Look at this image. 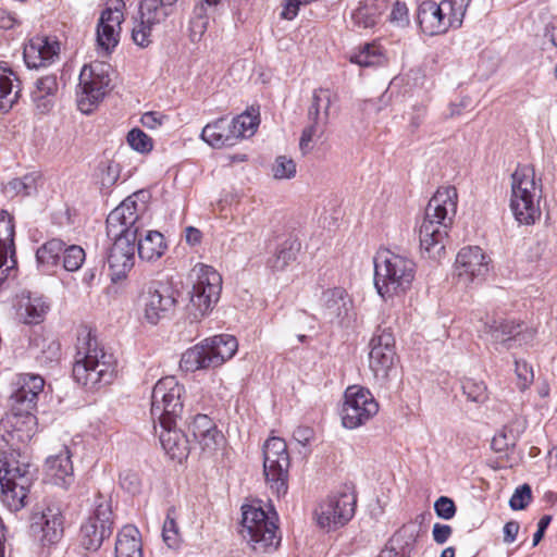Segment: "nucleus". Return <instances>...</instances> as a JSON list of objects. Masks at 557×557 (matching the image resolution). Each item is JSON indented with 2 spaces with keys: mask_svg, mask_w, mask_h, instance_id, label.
I'll list each match as a JSON object with an SVG mask.
<instances>
[{
  "mask_svg": "<svg viewBox=\"0 0 557 557\" xmlns=\"http://www.w3.org/2000/svg\"><path fill=\"white\" fill-rule=\"evenodd\" d=\"M458 194L453 186L440 187L430 199L419 230L420 247L428 257L440 260L445 255V240L457 212Z\"/></svg>",
  "mask_w": 557,
  "mask_h": 557,
  "instance_id": "nucleus-1",
  "label": "nucleus"
},
{
  "mask_svg": "<svg viewBox=\"0 0 557 557\" xmlns=\"http://www.w3.org/2000/svg\"><path fill=\"white\" fill-rule=\"evenodd\" d=\"M116 372V361L99 346L90 331L83 330L77 335L73 376L75 381L95 388L112 382Z\"/></svg>",
  "mask_w": 557,
  "mask_h": 557,
  "instance_id": "nucleus-2",
  "label": "nucleus"
},
{
  "mask_svg": "<svg viewBox=\"0 0 557 557\" xmlns=\"http://www.w3.org/2000/svg\"><path fill=\"white\" fill-rule=\"evenodd\" d=\"M373 263L374 287L384 301L394 302L411 289L416 277L411 258L383 249L376 252Z\"/></svg>",
  "mask_w": 557,
  "mask_h": 557,
  "instance_id": "nucleus-3",
  "label": "nucleus"
},
{
  "mask_svg": "<svg viewBox=\"0 0 557 557\" xmlns=\"http://www.w3.org/2000/svg\"><path fill=\"white\" fill-rule=\"evenodd\" d=\"M542 182L532 165H520L511 175L510 209L515 219L524 225L541 218Z\"/></svg>",
  "mask_w": 557,
  "mask_h": 557,
  "instance_id": "nucleus-4",
  "label": "nucleus"
},
{
  "mask_svg": "<svg viewBox=\"0 0 557 557\" xmlns=\"http://www.w3.org/2000/svg\"><path fill=\"white\" fill-rule=\"evenodd\" d=\"M240 533L253 550L265 553L275 549L281 541L277 535L276 515L265 512L260 503L243 505Z\"/></svg>",
  "mask_w": 557,
  "mask_h": 557,
  "instance_id": "nucleus-5",
  "label": "nucleus"
},
{
  "mask_svg": "<svg viewBox=\"0 0 557 557\" xmlns=\"http://www.w3.org/2000/svg\"><path fill=\"white\" fill-rule=\"evenodd\" d=\"M222 289V277L212 267L197 264L193 269V286L186 307L188 318L198 322L216 305Z\"/></svg>",
  "mask_w": 557,
  "mask_h": 557,
  "instance_id": "nucleus-6",
  "label": "nucleus"
},
{
  "mask_svg": "<svg viewBox=\"0 0 557 557\" xmlns=\"http://www.w3.org/2000/svg\"><path fill=\"white\" fill-rule=\"evenodd\" d=\"M471 0H426L420 3L417 21L421 30L430 36L440 35L450 27H459Z\"/></svg>",
  "mask_w": 557,
  "mask_h": 557,
  "instance_id": "nucleus-7",
  "label": "nucleus"
},
{
  "mask_svg": "<svg viewBox=\"0 0 557 557\" xmlns=\"http://www.w3.org/2000/svg\"><path fill=\"white\" fill-rule=\"evenodd\" d=\"M29 484L28 462L17 460L14 454L0 457L1 499L11 511L25 506Z\"/></svg>",
  "mask_w": 557,
  "mask_h": 557,
  "instance_id": "nucleus-8",
  "label": "nucleus"
},
{
  "mask_svg": "<svg viewBox=\"0 0 557 557\" xmlns=\"http://www.w3.org/2000/svg\"><path fill=\"white\" fill-rule=\"evenodd\" d=\"M146 193L138 191L128 196L107 218V234L110 238H124L137 242L144 228Z\"/></svg>",
  "mask_w": 557,
  "mask_h": 557,
  "instance_id": "nucleus-9",
  "label": "nucleus"
},
{
  "mask_svg": "<svg viewBox=\"0 0 557 557\" xmlns=\"http://www.w3.org/2000/svg\"><path fill=\"white\" fill-rule=\"evenodd\" d=\"M289 466L285 441L276 436L268 438L263 445V474L267 484L277 496L287 492Z\"/></svg>",
  "mask_w": 557,
  "mask_h": 557,
  "instance_id": "nucleus-10",
  "label": "nucleus"
},
{
  "mask_svg": "<svg viewBox=\"0 0 557 557\" xmlns=\"http://www.w3.org/2000/svg\"><path fill=\"white\" fill-rule=\"evenodd\" d=\"M356 495L349 488L330 494L314 510L318 527L327 532L344 527L355 515Z\"/></svg>",
  "mask_w": 557,
  "mask_h": 557,
  "instance_id": "nucleus-11",
  "label": "nucleus"
},
{
  "mask_svg": "<svg viewBox=\"0 0 557 557\" xmlns=\"http://www.w3.org/2000/svg\"><path fill=\"white\" fill-rule=\"evenodd\" d=\"M184 386L174 376L160 379L152 389L151 416L159 425L176 421L183 411Z\"/></svg>",
  "mask_w": 557,
  "mask_h": 557,
  "instance_id": "nucleus-12",
  "label": "nucleus"
},
{
  "mask_svg": "<svg viewBox=\"0 0 557 557\" xmlns=\"http://www.w3.org/2000/svg\"><path fill=\"white\" fill-rule=\"evenodd\" d=\"M110 66L103 62H92L84 65L79 74V87L77 107L81 112L89 114L103 99L110 85Z\"/></svg>",
  "mask_w": 557,
  "mask_h": 557,
  "instance_id": "nucleus-13",
  "label": "nucleus"
},
{
  "mask_svg": "<svg viewBox=\"0 0 557 557\" xmlns=\"http://www.w3.org/2000/svg\"><path fill=\"white\" fill-rule=\"evenodd\" d=\"M379 412V404L372 393L359 385L346 388L341 410L346 429H356L370 421Z\"/></svg>",
  "mask_w": 557,
  "mask_h": 557,
  "instance_id": "nucleus-14",
  "label": "nucleus"
},
{
  "mask_svg": "<svg viewBox=\"0 0 557 557\" xmlns=\"http://www.w3.org/2000/svg\"><path fill=\"white\" fill-rule=\"evenodd\" d=\"M37 431V419L32 410L12 406V411L0 420V449L4 446L13 450L26 445Z\"/></svg>",
  "mask_w": 557,
  "mask_h": 557,
  "instance_id": "nucleus-15",
  "label": "nucleus"
},
{
  "mask_svg": "<svg viewBox=\"0 0 557 557\" xmlns=\"http://www.w3.org/2000/svg\"><path fill=\"white\" fill-rule=\"evenodd\" d=\"M395 337L389 329H380L370 341L369 368L380 382L396 373Z\"/></svg>",
  "mask_w": 557,
  "mask_h": 557,
  "instance_id": "nucleus-16",
  "label": "nucleus"
},
{
  "mask_svg": "<svg viewBox=\"0 0 557 557\" xmlns=\"http://www.w3.org/2000/svg\"><path fill=\"white\" fill-rule=\"evenodd\" d=\"M491 258L479 246H468L459 250L454 265L456 284L467 288L484 281L490 271Z\"/></svg>",
  "mask_w": 557,
  "mask_h": 557,
  "instance_id": "nucleus-17",
  "label": "nucleus"
},
{
  "mask_svg": "<svg viewBox=\"0 0 557 557\" xmlns=\"http://www.w3.org/2000/svg\"><path fill=\"white\" fill-rule=\"evenodd\" d=\"M112 532V509L108 499L99 497L92 515L82 525V545L87 550H97Z\"/></svg>",
  "mask_w": 557,
  "mask_h": 557,
  "instance_id": "nucleus-18",
  "label": "nucleus"
},
{
  "mask_svg": "<svg viewBox=\"0 0 557 557\" xmlns=\"http://www.w3.org/2000/svg\"><path fill=\"white\" fill-rule=\"evenodd\" d=\"M124 0H107L97 24V44L106 53H110L119 44L122 30Z\"/></svg>",
  "mask_w": 557,
  "mask_h": 557,
  "instance_id": "nucleus-19",
  "label": "nucleus"
},
{
  "mask_svg": "<svg viewBox=\"0 0 557 557\" xmlns=\"http://www.w3.org/2000/svg\"><path fill=\"white\" fill-rule=\"evenodd\" d=\"M124 0H107L97 24V44L106 53H110L119 44L122 30Z\"/></svg>",
  "mask_w": 557,
  "mask_h": 557,
  "instance_id": "nucleus-20",
  "label": "nucleus"
},
{
  "mask_svg": "<svg viewBox=\"0 0 557 557\" xmlns=\"http://www.w3.org/2000/svg\"><path fill=\"white\" fill-rule=\"evenodd\" d=\"M64 519L57 505H48L32 516L30 532L41 546L57 544L63 536Z\"/></svg>",
  "mask_w": 557,
  "mask_h": 557,
  "instance_id": "nucleus-21",
  "label": "nucleus"
},
{
  "mask_svg": "<svg viewBox=\"0 0 557 557\" xmlns=\"http://www.w3.org/2000/svg\"><path fill=\"white\" fill-rule=\"evenodd\" d=\"M319 310L329 322L344 325L352 320L354 301L344 287H330L319 298Z\"/></svg>",
  "mask_w": 557,
  "mask_h": 557,
  "instance_id": "nucleus-22",
  "label": "nucleus"
},
{
  "mask_svg": "<svg viewBox=\"0 0 557 557\" xmlns=\"http://www.w3.org/2000/svg\"><path fill=\"white\" fill-rule=\"evenodd\" d=\"M61 44L54 36L38 35L24 46V61L29 69L50 66L59 60Z\"/></svg>",
  "mask_w": 557,
  "mask_h": 557,
  "instance_id": "nucleus-23",
  "label": "nucleus"
},
{
  "mask_svg": "<svg viewBox=\"0 0 557 557\" xmlns=\"http://www.w3.org/2000/svg\"><path fill=\"white\" fill-rule=\"evenodd\" d=\"M113 245L109 251L108 264L111 278L116 282L126 276L135 263L136 240L112 238Z\"/></svg>",
  "mask_w": 557,
  "mask_h": 557,
  "instance_id": "nucleus-24",
  "label": "nucleus"
},
{
  "mask_svg": "<svg viewBox=\"0 0 557 557\" xmlns=\"http://www.w3.org/2000/svg\"><path fill=\"white\" fill-rule=\"evenodd\" d=\"M141 311L144 319L156 325L165 318L176 305V299L169 288L150 289L141 297Z\"/></svg>",
  "mask_w": 557,
  "mask_h": 557,
  "instance_id": "nucleus-25",
  "label": "nucleus"
},
{
  "mask_svg": "<svg viewBox=\"0 0 557 557\" xmlns=\"http://www.w3.org/2000/svg\"><path fill=\"white\" fill-rule=\"evenodd\" d=\"M46 480L57 486L69 487L74 481L73 463L71 461V451L67 446H62L60 450L47 458L45 465Z\"/></svg>",
  "mask_w": 557,
  "mask_h": 557,
  "instance_id": "nucleus-26",
  "label": "nucleus"
},
{
  "mask_svg": "<svg viewBox=\"0 0 557 557\" xmlns=\"http://www.w3.org/2000/svg\"><path fill=\"white\" fill-rule=\"evenodd\" d=\"M209 369L221 367L232 359L238 349V342L235 336L220 334L208 337L201 342Z\"/></svg>",
  "mask_w": 557,
  "mask_h": 557,
  "instance_id": "nucleus-27",
  "label": "nucleus"
},
{
  "mask_svg": "<svg viewBox=\"0 0 557 557\" xmlns=\"http://www.w3.org/2000/svg\"><path fill=\"white\" fill-rule=\"evenodd\" d=\"M195 441L203 453L213 454L223 444L224 436L207 414H198L190 423Z\"/></svg>",
  "mask_w": 557,
  "mask_h": 557,
  "instance_id": "nucleus-28",
  "label": "nucleus"
},
{
  "mask_svg": "<svg viewBox=\"0 0 557 557\" xmlns=\"http://www.w3.org/2000/svg\"><path fill=\"white\" fill-rule=\"evenodd\" d=\"M44 386L45 381L40 375L21 374L16 381V389L11 397L12 406H17L22 410H33Z\"/></svg>",
  "mask_w": 557,
  "mask_h": 557,
  "instance_id": "nucleus-29",
  "label": "nucleus"
},
{
  "mask_svg": "<svg viewBox=\"0 0 557 557\" xmlns=\"http://www.w3.org/2000/svg\"><path fill=\"white\" fill-rule=\"evenodd\" d=\"M175 422L159 425V440L165 454L171 459L182 462L188 457L189 441L184 432L176 428Z\"/></svg>",
  "mask_w": 557,
  "mask_h": 557,
  "instance_id": "nucleus-30",
  "label": "nucleus"
},
{
  "mask_svg": "<svg viewBox=\"0 0 557 557\" xmlns=\"http://www.w3.org/2000/svg\"><path fill=\"white\" fill-rule=\"evenodd\" d=\"M166 16L156 9L151 10L139 4V17L134 21L132 29V39L134 44L140 48H147L152 42L153 29L166 21Z\"/></svg>",
  "mask_w": 557,
  "mask_h": 557,
  "instance_id": "nucleus-31",
  "label": "nucleus"
},
{
  "mask_svg": "<svg viewBox=\"0 0 557 557\" xmlns=\"http://www.w3.org/2000/svg\"><path fill=\"white\" fill-rule=\"evenodd\" d=\"M14 224L11 215L0 216V285L7 280L13 270L14 253Z\"/></svg>",
  "mask_w": 557,
  "mask_h": 557,
  "instance_id": "nucleus-32",
  "label": "nucleus"
},
{
  "mask_svg": "<svg viewBox=\"0 0 557 557\" xmlns=\"http://www.w3.org/2000/svg\"><path fill=\"white\" fill-rule=\"evenodd\" d=\"M393 0H361L357 9L351 13L354 25L360 28L375 26Z\"/></svg>",
  "mask_w": 557,
  "mask_h": 557,
  "instance_id": "nucleus-33",
  "label": "nucleus"
},
{
  "mask_svg": "<svg viewBox=\"0 0 557 557\" xmlns=\"http://www.w3.org/2000/svg\"><path fill=\"white\" fill-rule=\"evenodd\" d=\"M21 82L16 73L8 65L0 63V112L10 111L17 102Z\"/></svg>",
  "mask_w": 557,
  "mask_h": 557,
  "instance_id": "nucleus-34",
  "label": "nucleus"
},
{
  "mask_svg": "<svg viewBox=\"0 0 557 557\" xmlns=\"http://www.w3.org/2000/svg\"><path fill=\"white\" fill-rule=\"evenodd\" d=\"M201 138L213 148L233 146L236 143L230 122L224 117L208 123L201 132Z\"/></svg>",
  "mask_w": 557,
  "mask_h": 557,
  "instance_id": "nucleus-35",
  "label": "nucleus"
},
{
  "mask_svg": "<svg viewBox=\"0 0 557 557\" xmlns=\"http://www.w3.org/2000/svg\"><path fill=\"white\" fill-rule=\"evenodd\" d=\"M57 91L58 81L55 75H46L38 78L32 91V99L36 108L42 113L50 111Z\"/></svg>",
  "mask_w": 557,
  "mask_h": 557,
  "instance_id": "nucleus-36",
  "label": "nucleus"
},
{
  "mask_svg": "<svg viewBox=\"0 0 557 557\" xmlns=\"http://www.w3.org/2000/svg\"><path fill=\"white\" fill-rule=\"evenodd\" d=\"M115 557H143L140 535L135 527L126 525L119 532Z\"/></svg>",
  "mask_w": 557,
  "mask_h": 557,
  "instance_id": "nucleus-37",
  "label": "nucleus"
},
{
  "mask_svg": "<svg viewBox=\"0 0 557 557\" xmlns=\"http://www.w3.org/2000/svg\"><path fill=\"white\" fill-rule=\"evenodd\" d=\"M136 244L139 258L149 262L161 258L166 250L164 237L158 231H147L144 237H137Z\"/></svg>",
  "mask_w": 557,
  "mask_h": 557,
  "instance_id": "nucleus-38",
  "label": "nucleus"
},
{
  "mask_svg": "<svg viewBox=\"0 0 557 557\" xmlns=\"http://www.w3.org/2000/svg\"><path fill=\"white\" fill-rule=\"evenodd\" d=\"M337 100L336 94L329 88H318L312 94V101L308 110V117L327 124L330 109Z\"/></svg>",
  "mask_w": 557,
  "mask_h": 557,
  "instance_id": "nucleus-39",
  "label": "nucleus"
},
{
  "mask_svg": "<svg viewBox=\"0 0 557 557\" xmlns=\"http://www.w3.org/2000/svg\"><path fill=\"white\" fill-rule=\"evenodd\" d=\"M349 61L362 67L376 66L386 63L387 58L381 46L375 42L366 44L350 54Z\"/></svg>",
  "mask_w": 557,
  "mask_h": 557,
  "instance_id": "nucleus-40",
  "label": "nucleus"
},
{
  "mask_svg": "<svg viewBox=\"0 0 557 557\" xmlns=\"http://www.w3.org/2000/svg\"><path fill=\"white\" fill-rule=\"evenodd\" d=\"M42 183L41 175L38 172H32L22 177L11 180L5 185V190L11 196H30L37 193Z\"/></svg>",
  "mask_w": 557,
  "mask_h": 557,
  "instance_id": "nucleus-41",
  "label": "nucleus"
},
{
  "mask_svg": "<svg viewBox=\"0 0 557 557\" xmlns=\"http://www.w3.org/2000/svg\"><path fill=\"white\" fill-rule=\"evenodd\" d=\"M232 132L237 141L239 138L250 137L259 125V114L253 109L237 115L230 122Z\"/></svg>",
  "mask_w": 557,
  "mask_h": 557,
  "instance_id": "nucleus-42",
  "label": "nucleus"
},
{
  "mask_svg": "<svg viewBox=\"0 0 557 557\" xmlns=\"http://www.w3.org/2000/svg\"><path fill=\"white\" fill-rule=\"evenodd\" d=\"M519 426L520 425L518 423H510L499 430L492 438V449L496 453L503 454L513 448L521 433Z\"/></svg>",
  "mask_w": 557,
  "mask_h": 557,
  "instance_id": "nucleus-43",
  "label": "nucleus"
},
{
  "mask_svg": "<svg viewBox=\"0 0 557 557\" xmlns=\"http://www.w3.org/2000/svg\"><path fill=\"white\" fill-rule=\"evenodd\" d=\"M205 354L206 352L201 346V342L196 344L182 354L180 368L186 372H195L198 370L209 369Z\"/></svg>",
  "mask_w": 557,
  "mask_h": 557,
  "instance_id": "nucleus-44",
  "label": "nucleus"
},
{
  "mask_svg": "<svg viewBox=\"0 0 557 557\" xmlns=\"http://www.w3.org/2000/svg\"><path fill=\"white\" fill-rule=\"evenodd\" d=\"M298 247L293 243L285 242L269 260V267L273 272H282L296 260Z\"/></svg>",
  "mask_w": 557,
  "mask_h": 557,
  "instance_id": "nucleus-45",
  "label": "nucleus"
},
{
  "mask_svg": "<svg viewBox=\"0 0 557 557\" xmlns=\"http://www.w3.org/2000/svg\"><path fill=\"white\" fill-rule=\"evenodd\" d=\"M461 388L467 400L476 405H482L488 399V391L486 384L482 380L473 377H463Z\"/></svg>",
  "mask_w": 557,
  "mask_h": 557,
  "instance_id": "nucleus-46",
  "label": "nucleus"
},
{
  "mask_svg": "<svg viewBox=\"0 0 557 557\" xmlns=\"http://www.w3.org/2000/svg\"><path fill=\"white\" fill-rule=\"evenodd\" d=\"M65 244L61 239H51L45 243L36 252L37 261L40 264L55 265L64 250Z\"/></svg>",
  "mask_w": 557,
  "mask_h": 557,
  "instance_id": "nucleus-47",
  "label": "nucleus"
},
{
  "mask_svg": "<svg viewBox=\"0 0 557 557\" xmlns=\"http://www.w3.org/2000/svg\"><path fill=\"white\" fill-rule=\"evenodd\" d=\"M21 309H24V313L21 314L24 317L25 323L37 324L44 319L49 307L41 297H28Z\"/></svg>",
  "mask_w": 557,
  "mask_h": 557,
  "instance_id": "nucleus-48",
  "label": "nucleus"
},
{
  "mask_svg": "<svg viewBox=\"0 0 557 557\" xmlns=\"http://www.w3.org/2000/svg\"><path fill=\"white\" fill-rule=\"evenodd\" d=\"M309 125L302 131L299 140V148L304 154L312 150L314 139L321 138L326 127V124L314 119H309Z\"/></svg>",
  "mask_w": 557,
  "mask_h": 557,
  "instance_id": "nucleus-49",
  "label": "nucleus"
},
{
  "mask_svg": "<svg viewBox=\"0 0 557 557\" xmlns=\"http://www.w3.org/2000/svg\"><path fill=\"white\" fill-rule=\"evenodd\" d=\"M517 329L518 326L507 322H494V324L488 326V332L493 342L507 344V347L510 348L511 345L509 342H511L515 335L519 333Z\"/></svg>",
  "mask_w": 557,
  "mask_h": 557,
  "instance_id": "nucleus-50",
  "label": "nucleus"
},
{
  "mask_svg": "<svg viewBox=\"0 0 557 557\" xmlns=\"http://www.w3.org/2000/svg\"><path fill=\"white\" fill-rule=\"evenodd\" d=\"M63 253V267L66 271H77L84 263L86 255L85 250L77 245H71L64 247Z\"/></svg>",
  "mask_w": 557,
  "mask_h": 557,
  "instance_id": "nucleus-51",
  "label": "nucleus"
},
{
  "mask_svg": "<svg viewBox=\"0 0 557 557\" xmlns=\"http://www.w3.org/2000/svg\"><path fill=\"white\" fill-rule=\"evenodd\" d=\"M272 174L275 180H290L295 177V161L286 156L276 157L272 165Z\"/></svg>",
  "mask_w": 557,
  "mask_h": 557,
  "instance_id": "nucleus-52",
  "label": "nucleus"
},
{
  "mask_svg": "<svg viewBox=\"0 0 557 557\" xmlns=\"http://www.w3.org/2000/svg\"><path fill=\"white\" fill-rule=\"evenodd\" d=\"M128 145L140 153L151 151L153 145L152 139L139 128H133L127 134Z\"/></svg>",
  "mask_w": 557,
  "mask_h": 557,
  "instance_id": "nucleus-53",
  "label": "nucleus"
},
{
  "mask_svg": "<svg viewBox=\"0 0 557 557\" xmlns=\"http://www.w3.org/2000/svg\"><path fill=\"white\" fill-rule=\"evenodd\" d=\"M515 372L517 375V386L519 389H527L534 380L532 367L524 360L515 361Z\"/></svg>",
  "mask_w": 557,
  "mask_h": 557,
  "instance_id": "nucleus-54",
  "label": "nucleus"
},
{
  "mask_svg": "<svg viewBox=\"0 0 557 557\" xmlns=\"http://www.w3.org/2000/svg\"><path fill=\"white\" fill-rule=\"evenodd\" d=\"M120 486L129 494H138L141 490V480L137 472L124 470L120 473Z\"/></svg>",
  "mask_w": 557,
  "mask_h": 557,
  "instance_id": "nucleus-55",
  "label": "nucleus"
},
{
  "mask_svg": "<svg viewBox=\"0 0 557 557\" xmlns=\"http://www.w3.org/2000/svg\"><path fill=\"white\" fill-rule=\"evenodd\" d=\"M162 537L170 548H174L180 544L178 528L171 512L168 513L163 523Z\"/></svg>",
  "mask_w": 557,
  "mask_h": 557,
  "instance_id": "nucleus-56",
  "label": "nucleus"
},
{
  "mask_svg": "<svg viewBox=\"0 0 557 557\" xmlns=\"http://www.w3.org/2000/svg\"><path fill=\"white\" fill-rule=\"evenodd\" d=\"M532 498V492L528 484H523L517 488L509 500V505L513 510L524 509Z\"/></svg>",
  "mask_w": 557,
  "mask_h": 557,
  "instance_id": "nucleus-57",
  "label": "nucleus"
},
{
  "mask_svg": "<svg viewBox=\"0 0 557 557\" xmlns=\"http://www.w3.org/2000/svg\"><path fill=\"white\" fill-rule=\"evenodd\" d=\"M434 510L440 518L449 520L456 513V506L453 499L441 496L434 504Z\"/></svg>",
  "mask_w": 557,
  "mask_h": 557,
  "instance_id": "nucleus-58",
  "label": "nucleus"
},
{
  "mask_svg": "<svg viewBox=\"0 0 557 557\" xmlns=\"http://www.w3.org/2000/svg\"><path fill=\"white\" fill-rule=\"evenodd\" d=\"M393 9L389 15V21L396 26L404 27L409 24L408 9L405 3L399 1L393 2Z\"/></svg>",
  "mask_w": 557,
  "mask_h": 557,
  "instance_id": "nucleus-59",
  "label": "nucleus"
},
{
  "mask_svg": "<svg viewBox=\"0 0 557 557\" xmlns=\"http://www.w3.org/2000/svg\"><path fill=\"white\" fill-rule=\"evenodd\" d=\"M178 0H140L139 4H143L151 10L156 9V12H160L162 15L169 17Z\"/></svg>",
  "mask_w": 557,
  "mask_h": 557,
  "instance_id": "nucleus-60",
  "label": "nucleus"
},
{
  "mask_svg": "<svg viewBox=\"0 0 557 557\" xmlns=\"http://www.w3.org/2000/svg\"><path fill=\"white\" fill-rule=\"evenodd\" d=\"M120 176V169L117 164L109 163L102 170L100 174L101 185L106 188H110L115 184Z\"/></svg>",
  "mask_w": 557,
  "mask_h": 557,
  "instance_id": "nucleus-61",
  "label": "nucleus"
},
{
  "mask_svg": "<svg viewBox=\"0 0 557 557\" xmlns=\"http://www.w3.org/2000/svg\"><path fill=\"white\" fill-rule=\"evenodd\" d=\"M451 528L447 524L435 523L433 525L432 535L437 544H444L451 535Z\"/></svg>",
  "mask_w": 557,
  "mask_h": 557,
  "instance_id": "nucleus-62",
  "label": "nucleus"
},
{
  "mask_svg": "<svg viewBox=\"0 0 557 557\" xmlns=\"http://www.w3.org/2000/svg\"><path fill=\"white\" fill-rule=\"evenodd\" d=\"M300 4V0H286L281 12V17L288 21L294 20L298 14Z\"/></svg>",
  "mask_w": 557,
  "mask_h": 557,
  "instance_id": "nucleus-63",
  "label": "nucleus"
},
{
  "mask_svg": "<svg viewBox=\"0 0 557 557\" xmlns=\"http://www.w3.org/2000/svg\"><path fill=\"white\" fill-rule=\"evenodd\" d=\"M163 119L164 116L158 112H146L140 121L145 127L153 129L162 124Z\"/></svg>",
  "mask_w": 557,
  "mask_h": 557,
  "instance_id": "nucleus-64",
  "label": "nucleus"
}]
</instances>
